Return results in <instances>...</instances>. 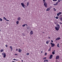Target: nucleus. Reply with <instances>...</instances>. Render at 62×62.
I'll use <instances>...</instances> for the list:
<instances>
[{
	"label": "nucleus",
	"instance_id": "f257e3e1",
	"mask_svg": "<svg viewBox=\"0 0 62 62\" xmlns=\"http://www.w3.org/2000/svg\"><path fill=\"white\" fill-rule=\"evenodd\" d=\"M60 28V25L59 24L57 25V27H55V29L57 31H58Z\"/></svg>",
	"mask_w": 62,
	"mask_h": 62
},
{
	"label": "nucleus",
	"instance_id": "f03ea898",
	"mask_svg": "<svg viewBox=\"0 0 62 62\" xmlns=\"http://www.w3.org/2000/svg\"><path fill=\"white\" fill-rule=\"evenodd\" d=\"M21 5L22 7H23L24 8H25V5L23 3H21Z\"/></svg>",
	"mask_w": 62,
	"mask_h": 62
},
{
	"label": "nucleus",
	"instance_id": "7ed1b4c3",
	"mask_svg": "<svg viewBox=\"0 0 62 62\" xmlns=\"http://www.w3.org/2000/svg\"><path fill=\"white\" fill-rule=\"evenodd\" d=\"M2 54V55L3 56V57L4 58H5V57H6V54L5 53H3Z\"/></svg>",
	"mask_w": 62,
	"mask_h": 62
},
{
	"label": "nucleus",
	"instance_id": "20e7f679",
	"mask_svg": "<svg viewBox=\"0 0 62 62\" xmlns=\"http://www.w3.org/2000/svg\"><path fill=\"white\" fill-rule=\"evenodd\" d=\"M60 20L62 22V15H61L60 17L59 18Z\"/></svg>",
	"mask_w": 62,
	"mask_h": 62
},
{
	"label": "nucleus",
	"instance_id": "39448f33",
	"mask_svg": "<svg viewBox=\"0 0 62 62\" xmlns=\"http://www.w3.org/2000/svg\"><path fill=\"white\" fill-rule=\"evenodd\" d=\"M50 44L52 45L51 47H54V46H55L54 44H53V43H50Z\"/></svg>",
	"mask_w": 62,
	"mask_h": 62
},
{
	"label": "nucleus",
	"instance_id": "423d86ee",
	"mask_svg": "<svg viewBox=\"0 0 62 62\" xmlns=\"http://www.w3.org/2000/svg\"><path fill=\"white\" fill-rule=\"evenodd\" d=\"M56 59H59V56L57 55L56 57Z\"/></svg>",
	"mask_w": 62,
	"mask_h": 62
},
{
	"label": "nucleus",
	"instance_id": "0eeeda50",
	"mask_svg": "<svg viewBox=\"0 0 62 62\" xmlns=\"http://www.w3.org/2000/svg\"><path fill=\"white\" fill-rule=\"evenodd\" d=\"M62 14V13L61 12H60L59 13H57V15L58 16H59L60 15V14Z\"/></svg>",
	"mask_w": 62,
	"mask_h": 62
},
{
	"label": "nucleus",
	"instance_id": "6e6552de",
	"mask_svg": "<svg viewBox=\"0 0 62 62\" xmlns=\"http://www.w3.org/2000/svg\"><path fill=\"white\" fill-rule=\"evenodd\" d=\"M44 6H45L46 8H47V3H46L44 2Z\"/></svg>",
	"mask_w": 62,
	"mask_h": 62
},
{
	"label": "nucleus",
	"instance_id": "1a4fd4ad",
	"mask_svg": "<svg viewBox=\"0 0 62 62\" xmlns=\"http://www.w3.org/2000/svg\"><path fill=\"white\" fill-rule=\"evenodd\" d=\"M52 58H53V55H50L49 59H51Z\"/></svg>",
	"mask_w": 62,
	"mask_h": 62
},
{
	"label": "nucleus",
	"instance_id": "9d476101",
	"mask_svg": "<svg viewBox=\"0 0 62 62\" xmlns=\"http://www.w3.org/2000/svg\"><path fill=\"white\" fill-rule=\"evenodd\" d=\"M59 39H60V38L58 37L56 39V40H59Z\"/></svg>",
	"mask_w": 62,
	"mask_h": 62
},
{
	"label": "nucleus",
	"instance_id": "9b49d317",
	"mask_svg": "<svg viewBox=\"0 0 62 62\" xmlns=\"http://www.w3.org/2000/svg\"><path fill=\"white\" fill-rule=\"evenodd\" d=\"M22 50L21 49H18V52L19 53H21L22 52Z\"/></svg>",
	"mask_w": 62,
	"mask_h": 62
},
{
	"label": "nucleus",
	"instance_id": "f8f14e48",
	"mask_svg": "<svg viewBox=\"0 0 62 62\" xmlns=\"http://www.w3.org/2000/svg\"><path fill=\"white\" fill-rule=\"evenodd\" d=\"M33 34V31H31L30 32V34L31 35H32Z\"/></svg>",
	"mask_w": 62,
	"mask_h": 62
},
{
	"label": "nucleus",
	"instance_id": "ddd939ff",
	"mask_svg": "<svg viewBox=\"0 0 62 62\" xmlns=\"http://www.w3.org/2000/svg\"><path fill=\"white\" fill-rule=\"evenodd\" d=\"M48 61H49V60H44V62H48Z\"/></svg>",
	"mask_w": 62,
	"mask_h": 62
},
{
	"label": "nucleus",
	"instance_id": "4468645a",
	"mask_svg": "<svg viewBox=\"0 0 62 62\" xmlns=\"http://www.w3.org/2000/svg\"><path fill=\"white\" fill-rule=\"evenodd\" d=\"M50 10V8H48L46 10V11H49Z\"/></svg>",
	"mask_w": 62,
	"mask_h": 62
},
{
	"label": "nucleus",
	"instance_id": "2eb2a0df",
	"mask_svg": "<svg viewBox=\"0 0 62 62\" xmlns=\"http://www.w3.org/2000/svg\"><path fill=\"white\" fill-rule=\"evenodd\" d=\"M49 42H50V40H47V41H46V44H48V43H49Z\"/></svg>",
	"mask_w": 62,
	"mask_h": 62
},
{
	"label": "nucleus",
	"instance_id": "dca6fc26",
	"mask_svg": "<svg viewBox=\"0 0 62 62\" xmlns=\"http://www.w3.org/2000/svg\"><path fill=\"white\" fill-rule=\"evenodd\" d=\"M57 4H58V2H57L56 4H54V6H56L57 5Z\"/></svg>",
	"mask_w": 62,
	"mask_h": 62
},
{
	"label": "nucleus",
	"instance_id": "f3484780",
	"mask_svg": "<svg viewBox=\"0 0 62 62\" xmlns=\"http://www.w3.org/2000/svg\"><path fill=\"white\" fill-rule=\"evenodd\" d=\"M18 21H20V20H21V18L20 17H19L18 18Z\"/></svg>",
	"mask_w": 62,
	"mask_h": 62
},
{
	"label": "nucleus",
	"instance_id": "a211bd4d",
	"mask_svg": "<svg viewBox=\"0 0 62 62\" xmlns=\"http://www.w3.org/2000/svg\"><path fill=\"white\" fill-rule=\"evenodd\" d=\"M29 5V2H28L27 4V7L28 6V5Z\"/></svg>",
	"mask_w": 62,
	"mask_h": 62
},
{
	"label": "nucleus",
	"instance_id": "6ab92c4d",
	"mask_svg": "<svg viewBox=\"0 0 62 62\" xmlns=\"http://www.w3.org/2000/svg\"><path fill=\"white\" fill-rule=\"evenodd\" d=\"M10 48L11 49V51H12V46H10Z\"/></svg>",
	"mask_w": 62,
	"mask_h": 62
},
{
	"label": "nucleus",
	"instance_id": "aec40b11",
	"mask_svg": "<svg viewBox=\"0 0 62 62\" xmlns=\"http://www.w3.org/2000/svg\"><path fill=\"white\" fill-rule=\"evenodd\" d=\"M4 51V50L3 49H2L0 50V52H3Z\"/></svg>",
	"mask_w": 62,
	"mask_h": 62
},
{
	"label": "nucleus",
	"instance_id": "412c9836",
	"mask_svg": "<svg viewBox=\"0 0 62 62\" xmlns=\"http://www.w3.org/2000/svg\"><path fill=\"white\" fill-rule=\"evenodd\" d=\"M55 18L56 19H58L59 18V17L58 16H57L55 17Z\"/></svg>",
	"mask_w": 62,
	"mask_h": 62
},
{
	"label": "nucleus",
	"instance_id": "4be33fe9",
	"mask_svg": "<svg viewBox=\"0 0 62 62\" xmlns=\"http://www.w3.org/2000/svg\"><path fill=\"white\" fill-rule=\"evenodd\" d=\"M3 19H4V20H7V18H6L5 17H3Z\"/></svg>",
	"mask_w": 62,
	"mask_h": 62
},
{
	"label": "nucleus",
	"instance_id": "5701e85b",
	"mask_svg": "<svg viewBox=\"0 0 62 62\" xmlns=\"http://www.w3.org/2000/svg\"><path fill=\"white\" fill-rule=\"evenodd\" d=\"M16 23L17 24H19V21H17L16 22Z\"/></svg>",
	"mask_w": 62,
	"mask_h": 62
},
{
	"label": "nucleus",
	"instance_id": "b1692460",
	"mask_svg": "<svg viewBox=\"0 0 62 62\" xmlns=\"http://www.w3.org/2000/svg\"><path fill=\"white\" fill-rule=\"evenodd\" d=\"M46 57H44L43 58V59L44 60V59H46Z\"/></svg>",
	"mask_w": 62,
	"mask_h": 62
},
{
	"label": "nucleus",
	"instance_id": "393cba45",
	"mask_svg": "<svg viewBox=\"0 0 62 62\" xmlns=\"http://www.w3.org/2000/svg\"><path fill=\"white\" fill-rule=\"evenodd\" d=\"M47 54V53H45V56H46Z\"/></svg>",
	"mask_w": 62,
	"mask_h": 62
},
{
	"label": "nucleus",
	"instance_id": "a878e982",
	"mask_svg": "<svg viewBox=\"0 0 62 62\" xmlns=\"http://www.w3.org/2000/svg\"><path fill=\"white\" fill-rule=\"evenodd\" d=\"M59 43H58V44L57 45V47H59Z\"/></svg>",
	"mask_w": 62,
	"mask_h": 62
},
{
	"label": "nucleus",
	"instance_id": "bb28decb",
	"mask_svg": "<svg viewBox=\"0 0 62 62\" xmlns=\"http://www.w3.org/2000/svg\"><path fill=\"white\" fill-rule=\"evenodd\" d=\"M51 48H50L48 50V51H51Z\"/></svg>",
	"mask_w": 62,
	"mask_h": 62
},
{
	"label": "nucleus",
	"instance_id": "cd10ccee",
	"mask_svg": "<svg viewBox=\"0 0 62 62\" xmlns=\"http://www.w3.org/2000/svg\"><path fill=\"white\" fill-rule=\"evenodd\" d=\"M13 60H15H15H16V61H18V60H16V59H13Z\"/></svg>",
	"mask_w": 62,
	"mask_h": 62
},
{
	"label": "nucleus",
	"instance_id": "c85d7f7f",
	"mask_svg": "<svg viewBox=\"0 0 62 62\" xmlns=\"http://www.w3.org/2000/svg\"><path fill=\"white\" fill-rule=\"evenodd\" d=\"M3 21V20L1 18H0V21Z\"/></svg>",
	"mask_w": 62,
	"mask_h": 62
},
{
	"label": "nucleus",
	"instance_id": "c756f323",
	"mask_svg": "<svg viewBox=\"0 0 62 62\" xmlns=\"http://www.w3.org/2000/svg\"><path fill=\"white\" fill-rule=\"evenodd\" d=\"M53 9H54V11H56V9H55V8H53Z\"/></svg>",
	"mask_w": 62,
	"mask_h": 62
},
{
	"label": "nucleus",
	"instance_id": "7c9ffc66",
	"mask_svg": "<svg viewBox=\"0 0 62 62\" xmlns=\"http://www.w3.org/2000/svg\"><path fill=\"white\" fill-rule=\"evenodd\" d=\"M25 24H24L23 25H22V26H23V27H24L25 26Z\"/></svg>",
	"mask_w": 62,
	"mask_h": 62
},
{
	"label": "nucleus",
	"instance_id": "2f4dec72",
	"mask_svg": "<svg viewBox=\"0 0 62 62\" xmlns=\"http://www.w3.org/2000/svg\"><path fill=\"white\" fill-rule=\"evenodd\" d=\"M52 54H55V53L54 52H52Z\"/></svg>",
	"mask_w": 62,
	"mask_h": 62
},
{
	"label": "nucleus",
	"instance_id": "473e14b6",
	"mask_svg": "<svg viewBox=\"0 0 62 62\" xmlns=\"http://www.w3.org/2000/svg\"><path fill=\"white\" fill-rule=\"evenodd\" d=\"M26 54L27 55H29V53H27Z\"/></svg>",
	"mask_w": 62,
	"mask_h": 62
},
{
	"label": "nucleus",
	"instance_id": "72a5a7b5",
	"mask_svg": "<svg viewBox=\"0 0 62 62\" xmlns=\"http://www.w3.org/2000/svg\"><path fill=\"white\" fill-rule=\"evenodd\" d=\"M62 23H61V22H59V24H62Z\"/></svg>",
	"mask_w": 62,
	"mask_h": 62
},
{
	"label": "nucleus",
	"instance_id": "f704fd0d",
	"mask_svg": "<svg viewBox=\"0 0 62 62\" xmlns=\"http://www.w3.org/2000/svg\"><path fill=\"white\" fill-rule=\"evenodd\" d=\"M57 0H53V1H56Z\"/></svg>",
	"mask_w": 62,
	"mask_h": 62
},
{
	"label": "nucleus",
	"instance_id": "c9c22d12",
	"mask_svg": "<svg viewBox=\"0 0 62 62\" xmlns=\"http://www.w3.org/2000/svg\"><path fill=\"white\" fill-rule=\"evenodd\" d=\"M5 46L6 47H8V45H6Z\"/></svg>",
	"mask_w": 62,
	"mask_h": 62
},
{
	"label": "nucleus",
	"instance_id": "e433bc0d",
	"mask_svg": "<svg viewBox=\"0 0 62 62\" xmlns=\"http://www.w3.org/2000/svg\"><path fill=\"white\" fill-rule=\"evenodd\" d=\"M15 55H18V54H15Z\"/></svg>",
	"mask_w": 62,
	"mask_h": 62
},
{
	"label": "nucleus",
	"instance_id": "4c0bfd02",
	"mask_svg": "<svg viewBox=\"0 0 62 62\" xmlns=\"http://www.w3.org/2000/svg\"><path fill=\"white\" fill-rule=\"evenodd\" d=\"M43 1L44 2H45V0H43Z\"/></svg>",
	"mask_w": 62,
	"mask_h": 62
},
{
	"label": "nucleus",
	"instance_id": "58836bf2",
	"mask_svg": "<svg viewBox=\"0 0 62 62\" xmlns=\"http://www.w3.org/2000/svg\"><path fill=\"white\" fill-rule=\"evenodd\" d=\"M60 0H58V2H60Z\"/></svg>",
	"mask_w": 62,
	"mask_h": 62
},
{
	"label": "nucleus",
	"instance_id": "ea45409f",
	"mask_svg": "<svg viewBox=\"0 0 62 62\" xmlns=\"http://www.w3.org/2000/svg\"><path fill=\"white\" fill-rule=\"evenodd\" d=\"M6 21H9V20H7L6 19Z\"/></svg>",
	"mask_w": 62,
	"mask_h": 62
},
{
	"label": "nucleus",
	"instance_id": "a19ab883",
	"mask_svg": "<svg viewBox=\"0 0 62 62\" xmlns=\"http://www.w3.org/2000/svg\"><path fill=\"white\" fill-rule=\"evenodd\" d=\"M51 42H53V40H51Z\"/></svg>",
	"mask_w": 62,
	"mask_h": 62
},
{
	"label": "nucleus",
	"instance_id": "79ce46f5",
	"mask_svg": "<svg viewBox=\"0 0 62 62\" xmlns=\"http://www.w3.org/2000/svg\"><path fill=\"white\" fill-rule=\"evenodd\" d=\"M18 49H16V51H18Z\"/></svg>",
	"mask_w": 62,
	"mask_h": 62
},
{
	"label": "nucleus",
	"instance_id": "37998d69",
	"mask_svg": "<svg viewBox=\"0 0 62 62\" xmlns=\"http://www.w3.org/2000/svg\"><path fill=\"white\" fill-rule=\"evenodd\" d=\"M48 39H51L50 37H48Z\"/></svg>",
	"mask_w": 62,
	"mask_h": 62
},
{
	"label": "nucleus",
	"instance_id": "c03bdc74",
	"mask_svg": "<svg viewBox=\"0 0 62 62\" xmlns=\"http://www.w3.org/2000/svg\"><path fill=\"white\" fill-rule=\"evenodd\" d=\"M42 52H43L42 51H41V53H42Z\"/></svg>",
	"mask_w": 62,
	"mask_h": 62
},
{
	"label": "nucleus",
	"instance_id": "a18cd8bd",
	"mask_svg": "<svg viewBox=\"0 0 62 62\" xmlns=\"http://www.w3.org/2000/svg\"><path fill=\"white\" fill-rule=\"evenodd\" d=\"M12 62H14V61H13Z\"/></svg>",
	"mask_w": 62,
	"mask_h": 62
},
{
	"label": "nucleus",
	"instance_id": "49530a36",
	"mask_svg": "<svg viewBox=\"0 0 62 62\" xmlns=\"http://www.w3.org/2000/svg\"><path fill=\"white\" fill-rule=\"evenodd\" d=\"M22 62H23V60H22Z\"/></svg>",
	"mask_w": 62,
	"mask_h": 62
},
{
	"label": "nucleus",
	"instance_id": "de8ad7c7",
	"mask_svg": "<svg viewBox=\"0 0 62 62\" xmlns=\"http://www.w3.org/2000/svg\"><path fill=\"white\" fill-rule=\"evenodd\" d=\"M1 31V29H0V31Z\"/></svg>",
	"mask_w": 62,
	"mask_h": 62
},
{
	"label": "nucleus",
	"instance_id": "09e8293b",
	"mask_svg": "<svg viewBox=\"0 0 62 62\" xmlns=\"http://www.w3.org/2000/svg\"><path fill=\"white\" fill-rule=\"evenodd\" d=\"M55 23V24H56L57 23Z\"/></svg>",
	"mask_w": 62,
	"mask_h": 62
},
{
	"label": "nucleus",
	"instance_id": "8fccbe9b",
	"mask_svg": "<svg viewBox=\"0 0 62 62\" xmlns=\"http://www.w3.org/2000/svg\"><path fill=\"white\" fill-rule=\"evenodd\" d=\"M60 1H62V0H60Z\"/></svg>",
	"mask_w": 62,
	"mask_h": 62
}]
</instances>
